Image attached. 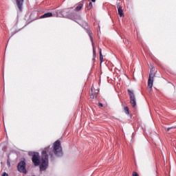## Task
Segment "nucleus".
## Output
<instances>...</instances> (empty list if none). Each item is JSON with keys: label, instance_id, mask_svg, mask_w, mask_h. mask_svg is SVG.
<instances>
[{"label": "nucleus", "instance_id": "5", "mask_svg": "<svg viewBox=\"0 0 176 176\" xmlns=\"http://www.w3.org/2000/svg\"><path fill=\"white\" fill-rule=\"evenodd\" d=\"M88 35L90 38V41L91 42L92 47H93V57H94V58L92 60H93V61H94V60H96V48L94 47V40L93 39V33L89 31Z\"/></svg>", "mask_w": 176, "mask_h": 176}, {"label": "nucleus", "instance_id": "21", "mask_svg": "<svg viewBox=\"0 0 176 176\" xmlns=\"http://www.w3.org/2000/svg\"><path fill=\"white\" fill-rule=\"evenodd\" d=\"M135 133H133L132 134V138H134V136H135Z\"/></svg>", "mask_w": 176, "mask_h": 176}, {"label": "nucleus", "instance_id": "16", "mask_svg": "<svg viewBox=\"0 0 176 176\" xmlns=\"http://www.w3.org/2000/svg\"><path fill=\"white\" fill-rule=\"evenodd\" d=\"M17 32H19V31H17V30L14 31V32H12L10 38H12V36H13V35H15V34H17Z\"/></svg>", "mask_w": 176, "mask_h": 176}, {"label": "nucleus", "instance_id": "17", "mask_svg": "<svg viewBox=\"0 0 176 176\" xmlns=\"http://www.w3.org/2000/svg\"><path fill=\"white\" fill-rule=\"evenodd\" d=\"M9 155H8V160H9ZM8 160V161H7V164H8V167H10V162H9V160Z\"/></svg>", "mask_w": 176, "mask_h": 176}, {"label": "nucleus", "instance_id": "13", "mask_svg": "<svg viewBox=\"0 0 176 176\" xmlns=\"http://www.w3.org/2000/svg\"><path fill=\"white\" fill-rule=\"evenodd\" d=\"M124 109L125 113H126V115H130V111H129V108H128L127 107H125L124 108Z\"/></svg>", "mask_w": 176, "mask_h": 176}, {"label": "nucleus", "instance_id": "6", "mask_svg": "<svg viewBox=\"0 0 176 176\" xmlns=\"http://www.w3.org/2000/svg\"><path fill=\"white\" fill-rule=\"evenodd\" d=\"M155 76V74L150 73L148 80V89H152L153 87V78Z\"/></svg>", "mask_w": 176, "mask_h": 176}, {"label": "nucleus", "instance_id": "11", "mask_svg": "<svg viewBox=\"0 0 176 176\" xmlns=\"http://www.w3.org/2000/svg\"><path fill=\"white\" fill-rule=\"evenodd\" d=\"M100 93V89H94V91L93 92V94H94V96H96V98H97V95Z\"/></svg>", "mask_w": 176, "mask_h": 176}, {"label": "nucleus", "instance_id": "4", "mask_svg": "<svg viewBox=\"0 0 176 176\" xmlns=\"http://www.w3.org/2000/svg\"><path fill=\"white\" fill-rule=\"evenodd\" d=\"M127 91L130 98V104L133 108H135V107H137V101L135 100V95L134 94V91L130 89H128Z\"/></svg>", "mask_w": 176, "mask_h": 176}, {"label": "nucleus", "instance_id": "12", "mask_svg": "<svg viewBox=\"0 0 176 176\" xmlns=\"http://www.w3.org/2000/svg\"><path fill=\"white\" fill-rule=\"evenodd\" d=\"M91 8H93V3L89 2V3L88 4L87 9V10H90V9H91Z\"/></svg>", "mask_w": 176, "mask_h": 176}, {"label": "nucleus", "instance_id": "14", "mask_svg": "<svg viewBox=\"0 0 176 176\" xmlns=\"http://www.w3.org/2000/svg\"><path fill=\"white\" fill-rule=\"evenodd\" d=\"M102 60H104V57L102 56V52H101V50H100V60L101 63H102Z\"/></svg>", "mask_w": 176, "mask_h": 176}, {"label": "nucleus", "instance_id": "3", "mask_svg": "<svg viewBox=\"0 0 176 176\" xmlns=\"http://www.w3.org/2000/svg\"><path fill=\"white\" fill-rule=\"evenodd\" d=\"M25 167H27V164L25 163V160H24L18 164L16 166L17 171H19V173H23V174H27L28 171Z\"/></svg>", "mask_w": 176, "mask_h": 176}, {"label": "nucleus", "instance_id": "27", "mask_svg": "<svg viewBox=\"0 0 176 176\" xmlns=\"http://www.w3.org/2000/svg\"><path fill=\"white\" fill-rule=\"evenodd\" d=\"M126 42H129V41L126 40Z\"/></svg>", "mask_w": 176, "mask_h": 176}, {"label": "nucleus", "instance_id": "2", "mask_svg": "<svg viewBox=\"0 0 176 176\" xmlns=\"http://www.w3.org/2000/svg\"><path fill=\"white\" fill-rule=\"evenodd\" d=\"M85 2H86V0L80 1L72 8L58 10L56 12V14L59 17L69 19V20H72L79 24V23L82 21L80 10H82V8H83V3H85Z\"/></svg>", "mask_w": 176, "mask_h": 176}, {"label": "nucleus", "instance_id": "23", "mask_svg": "<svg viewBox=\"0 0 176 176\" xmlns=\"http://www.w3.org/2000/svg\"><path fill=\"white\" fill-rule=\"evenodd\" d=\"M92 2H96V0H91Z\"/></svg>", "mask_w": 176, "mask_h": 176}, {"label": "nucleus", "instance_id": "18", "mask_svg": "<svg viewBox=\"0 0 176 176\" xmlns=\"http://www.w3.org/2000/svg\"><path fill=\"white\" fill-rule=\"evenodd\" d=\"M133 176H140L137 172H133Z\"/></svg>", "mask_w": 176, "mask_h": 176}, {"label": "nucleus", "instance_id": "15", "mask_svg": "<svg viewBox=\"0 0 176 176\" xmlns=\"http://www.w3.org/2000/svg\"><path fill=\"white\" fill-rule=\"evenodd\" d=\"M91 98H92L93 100L96 98V95H94V94L93 93V87H91Z\"/></svg>", "mask_w": 176, "mask_h": 176}, {"label": "nucleus", "instance_id": "26", "mask_svg": "<svg viewBox=\"0 0 176 176\" xmlns=\"http://www.w3.org/2000/svg\"><path fill=\"white\" fill-rule=\"evenodd\" d=\"M126 42H129V41L126 40Z\"/></svg>", "mask_w": 176, "mask_h": 176}, {"label": "nucleus", "instance_id": "28", "mask_svg": "<svg viewBox=\"0 0 176 176\" xmlns=\"http://www.w3.org/2000/svg\"><path fill=\"white\" fill-rule=\"evenodd\" d=\"M19 31H20V30H18V32H19Z\"/></svg>", "mask_w": 176, "mask_h": 176}, {"label": "nucleus", "instance_id": "7", "mask_svg": "<svg viewBox=\"0 0 176 176\" xmlns=\"http://www.w3.org/2000/svg\"><path fill=\"white\" fill-rule=\"evenodd\" d=\"M16 2L19 10L23 12V3H24V0H16Z\"/></svg>", "mask_w": 176, "mask_h": 176}, {"label": "nucleus", "instance_id": "24", "mask_svg": "<svg viewBox=\"0 0 176 176\" xmlns=\"http://www.w3.org/2000/svg\"><path fill=\"white\" fill-rule=\"evenodd\" d=\"M137 36H138V33H137Z\"/></svg>", "mask_w": 176, "mask_h": 176}, {"label": "nucleus", "instance_id": "20", "mask_svg": "<svg viewBox=\"0 0 176 176\" xmlns=\"http://www.w3.org/2000/svg\"><path fill=\"white\" fill-rule=\"evenodd\" d=\"M98 106L100 107L101 108H102V107H104V104H102V103L101 102H98Z\"/></svg>", "mask_w": 176, "mask_h": 176}, {"label": "nucleus", "instance_id": "9", "mask_svg": "<svg viewBox=\"0 0 176 176\" xmlns=\"http://www.w3.org/2000/svg\"><path fill=\"white\" fill-rule=\"evenodd\" d=\"M52 16H53V13L47 12L43 14L42 16H41L40 19H47V17H52Z\"/></svg>", "mask_w": 176, "mask_h": 176}, {"label": "nucleus", "instance_id": "22", "mask_svg": "<svg viewBox=\"0 0 176 176\" xmlns=\"http://www.w3.org/2000/svg\"><path fill=\"white\" fill-rule=\"evenodd\" d=\"M170 130H171V128H168L167 129V131H170Z\"/></svg>", "mask_w": 176, "mask_h": 176}, {"label": "nucleus", "instance_id": "19", "mask_svg": "<svg viewBox=\"0 0 176 176\" xmlns=\"http://www.w3.org/2000/svg\"><path fill=\"white\" fill-rule=\"evenodd\" d=\"M1 176H9V175H8V173H6V172H4L2 173Z\"/></svg>", "mask_w": 176, "mask_h": 176}, {"label": "nucleus", "instance_id": "8", "mask_svg": "<svg viewBox=\"0 0 176 176\" xmlns=\"http://www.w3.org/2000/svg\"><path fill=\"white\" fill-rule=\"evenodd\" d=\"M117 9L119 16L120 17H124V14H123V9H122V6H120V3L117 5Z\"/></svg>", "mask_w": 176, "mask_h": 176}, {"label": "nucleus", "instance_id": "25", "mask_svg": "<svg viewBox=\"0 0 176 176\" xmlns=\"http://www.w3.org/2000/svg\"><path fill=\"white\" fill-rule=\"evenodd\" d=\"M3 151L5 152V149L3 148Z\"/></svg>", "mask_w": 176, "mask_h": 176}, {"label": "nucleus", "instance_id": "1", "mask_svg": "<svg viewBox=\"0 0 176 176\" xmlns=\"http://www.w3.org/2000/svg\"><path fill=\"white\" fill-rule=\"evenodd\" d=\"M30 156H32V160L34 166H39L40 171H45L49 167V159L50 162H54L56 157H63L64 153L61 147V142L56 140L52 148L50 146L45 148L41 152V158L38 152H29Z\"/></svg>", "mask_w": 176, "mask_h": 176}, {"label": "nucleus", "instance_id": "10", "mask_svg": "<svg viewBox=\"0 0 176 176\" xmlns=\"http://www.w3.org/2000/svg\"><path fill=\"white\" fill-rule=\"evenodd\" d=\"M82 28H84V30H85L87 31V34H89V32H88L89 31L90 32H91V30H89V24L87 23V22H84L83 23Z\"/></svg>", "mask_w": 176, "mask_h": 176}]
</instances>
